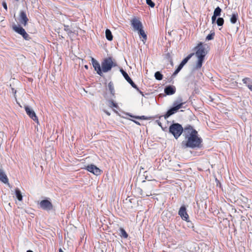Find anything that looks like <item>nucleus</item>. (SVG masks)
I'll use <instances>...</instances> for the list:
<instances>
[{
	"instance_id": "1a4fd4ad",
	"label": "nucleus",
	"mask_w": 252,
	"mask_h": 252,
	"mask_svg": "<svg viewBox=\"0 0 252 252\" xmlns=\"http://www.w3.org/2000/svg\"><path fill=\"white\" fill-rule=\"evenodd\" d=\"M85 169L96 176L100 175L101 172V170L94 164L88 165Z\"/></svg>"
},
{
	"instance_id": "9b49d317",
	"label": "nucleus",
	"mask_w": 252,
	"mask_h": 252,
	"mask_svg": "<svg viewBox=\"0 0 252 252\" xmlns=\"http://www.w3.org/2000/svg\"><path fill=\"white\" fill-rule=\"evenodd\" d=\"M91 61L95 71H96L97 73L99 75L103 76V73L102 72L101 68L99 63L94 58H92Z\"/></svg>"
},
{
	"instance_id": "5701e85b",
	"label": "nucleus",
	"mask_w": 252,
	"mask_h": 252,
	"mask_svg": "<svg viewBox=\"0 0 252 252\" xmlns=\"http://www.w3.org/2000/svg\"><path fill=\"white\" fill-rule=\"evenodd\" d=\"M138 32L139 35H141L143 37V39L142 40L143 41H144V40H146L147 35L145 33V32L143 30V28H142L141 30L138 31Z\"/></svg>"
},
{
	"instance_id": "ddd939ff",
	"label": "nucleus",
	"mask_w": 252,
	"mask_h": 252,
	"mask_svg": "<svg viewBox=\"0 0 252 252\" xmlns=\"http://www.w3.org/2000/svg\"><path fill=\"white\" fill-rule=\"evenodd\" d=\"M19 20L20 23L24 26H26L27 25L29 19L25 11H20Z\"/></svg>"
},
{
	"instance_id": "6ab92c4d",
	"label": "nucleus",
	"mask_w": 252,
	"mask_h": 252,
	"mask_svg": "<svg viewBox=\"0 0 252 252\" xmlns=\"http://www.w3.org/2000/svg\"><path fill=\"white\" fill-rule=\"evenodd\" d=\"M107 105L109 107L111 108H114L117 109L119 108L118 104L114 102V101L112 100H108Z\"/></svg>"
},
{
	"instance_id": "f03ea898",
	"label": "nucleus",
	"mask_w": 252,
	"mask_h": 252,
	"mask_svg": "<svg viewBox=\"0 0 252 252\" xmlns=\"http://www.w3.org/2000/svg\"><path fill=\"white\" fill-rule=\"evenodd\" d=\"M206 46H207L206 44H203L201 42L198 43L197 45L194 48L195 52L189 54L181 62L180 65L183 67L187 63L189 60L193 55H195L197 58V60L195 63V64L193 67V70H197L200 69L202 66L205 57L207 54Z\"/></svg>"
},
{
	"instance_id": "a19ab883",
	"label": "nucleus",
	"mask_w": 252,
	"mask_h": 252,
	"mask_svg": "<svg viewBox=\"0 0 252 252\" xmlns=\"http://www.w3.org/2000/svg\"><path fill=\"white\" fill-rule=\"evenodd\" d=\"M59 252H63V251L62 250V249H60Z\"/></svg>"
},
{
	"instance_id": "7c9ffc66",
	"label": "nucleus",
	"mask_w": 252,
	"mask_h": 252,
	"mask_svg": "<svg viewBox=\"0 0 252 252\" xmlns=\"http://www.w3.org/2000/svg\"><path fill=\"white\" fill-rule=\"evenodd\" d=\"M146 3L151 7H154L155 5V3L152 0H146Z\"/></svg>"
},
{
	"instance_id": "473e14b6",
	"label": "nucleus",
	"mask_w": 252,
	"mask_h": 252,
	"mask_svg": "<svg viewBox=\"0 0 252 252\" xmlns=\"http://www.w3.org/2000/svg\"><path fill=\"white\" fill-rule=\"evenodd\" d=\"M217 17L218 16H217L216 15H214L213 14V15L212 17V24H214L215 22V21H217Z\"/></svg>"
},
{
	"instance_id": "20e7f679",
	"label": "nucleus",
	"mask_w": 252,
	"mask_h": 252,
	"mask_svg": "<svg viewBox=\"0 0 252 252\" xmlns=\"http://www.w3.org/2000/svg\"><path fill=\"white\" fill-rule=\"evenodd\" d=\"M169 132L176 139H177L183 133H184V128L179 123H173L169 127Z\"/></svg>"
},
{
	"instance_id": "37998d69",
	"label": "nucleus",
	"mask_w": 252,
	"mask_h": 252,
	"mask_svg": "<svg viewBox=\"0 0 252 252\" xmlns=\"http://www.w3.org/2000/svg\"><path fill=\"white\" fill-rule=\"evenodd\" d=\"M85 67L86 69H88V65H85Z\"/></svg>"
},
{
	"instance_id": "c03bdc74",
	"label": "nucleus",
	"mask_w": 252,
	"mask_h": 252,
	"mask_svg": "<svg viewBox=\"0 0 252 252\" xmlns=\"http://www.w3.org/2000/svg\"><path fill=\"white\" fill-rule=\"evenodd\" d=\"M158 125H159V126H161L160 123H158Z\"/></svg>"
},
{
	"instance_id": "f3484780",
	"label": "nucleus",
	"mask_w": 252,
	"mask_h": 252,
	"mask_svg": "<svg viewBox=\"0 0 252 252\" xmlns=\"http://www.w3.org/2000/svg\"><path fill=\"white\" fill-rule=\"evenodd\" d=\"M238 15L237 13H233L230 19V22L233 24H235L238 20Z\"/></svg>"
},
{
	"instance_id": "79ce46f5",
	"label": "nucleus",
	"mask_w": 252,
	"mask_h": 252,
	"mask_svg": "<svg viewBox=\"0 0 252 252\" xmlns=\"http://www.w3.org/2000/svg\"><path fill=\"white\" fill-rule=\"evenodd\" d=\"M27 252H33V251H32V250H28L27 251Z\"/></svg>"
},
{
	"instance_id": "a18cd8bd",
	"label": "nucleus",
	"mask_w": 252,
	"mask_h": 252,
	"mask_svg": "<svg viewBox=\"0 0 252 252\" xmlns=\"http://www.w3.org/2000/svg\"><path fill=\"white\" fill-rule=\"evenodd\" d=\"M113 111H115V112H116V111L115 110V109H113Z\"/></svg>"
},
{
	"instance_id": "e433bc0d",
	"label": "nucleus",
	"mask_w": 252,
	"mask_h": 252,
	"mask_svg": "<svg viewBox=\"0 0 252 252\" xmlns=\"http://www.w3.org/2000/svg\"><path fill=\"white\" fill-rule=\"evenodd\" d=\"M248 88L252 92V82L251 85H248Z\"/></svg>"
},
{
	"instance_id": "4be33fe9",
	"label": "nucleus",
	"mask_w": 252,
	"mask_h": 252,
	"mask_svg": "<svg viewBox=\"0 0 252 252\" xmlns=\"http://www.w3.org/2000/svg\"><path fill=\"white\" fill-rule=\"evenodd\" d=\"M120 235L121 237H123L124 238H127L128 237V234L124 228H120Z\"/></svg>"
},
{
	"instance_id": "c9c22d12",
	"label": "nucleus",
	"mask_w": 252,
	"mask_h": 252,
	"mask_svg": "<svg viewBox=\"0 0 252 252\" xmlns=\"http://www.w3.org/2000/svg\"><path fill=\"white\" fill-rule=\"evenodd\" d=\"M4 126L3 125V124L1 123H0V130H2L3 129Z\"/></svg>"
},
{
	"instance_id": "cd10ccee",
	"label": "nucleus",
	"mask_w": 252,
	"mask_h": 252,
	"mask_svg": "<svg viewBox=\"0 0 252 252\" xmlns=\"http://www.w3.org/2000/svg\"><path fill=\"white\" fill-rule=\"evenodd\" d=\"M215 36V32H211V33L209 34L206 38V40H212Z\"/></svg>"
},
{
	"instance_id": "6e6552de",
	"label": "nucleus",
	"mask_w": 252,
	"mask_h": 252,
	"mask_svg": "<svg viewBox=\"0 0 252 252\" xmlns=\"http://www.w3.org/2000/svg\"><path fill=\"white\" fill-rule=\"evenodd\" d=\"M39 206L40 208L47 211L52 210L53 208L52 203L48 199L41 200L39 203Z\"/></svg>"
},
{
	"instance_id": "2eb2a0df",
	"label": "nucleus",
	"mask_w": 252,
	"mask_h": 252,
	"mask_svg": "<svg viewBox=\"0 0 252 252\" xmlns=\"http://www.w3.org/2000/svg\"><path fill=\"white\" fill-rule=\"evenodd\" d=\"M176 92V88L172 85H168L165 87L164 93L167 95H172L175 94Z\"/></svg>"
},
{
	"instance_id": "4468645a",
	"label": "nucleus",
	"mask_w": 252,
	"mask_h": 252,
	"mask_svg": "<svg viewBox=\"0 0 252 252\" xmlns=\"http://www.w3.org/2000/svg\"><path fill=\"white\" fill-rule=\"evenodd\" d=\"M131 26L135 31H139L143 28L141 22L136 18H134L131 20Z\"/></svg>"
},
{
	"instance_id": "ea45409f",
	"label": "nucleus",
	"mask_w": 252,
	"mask_h": 252,
	"mask_svg": "<svg viewBox=\"0 0 252 252\" xmlns=\"http://www.w3.org/2000/svg\"><path fill=\"white\" fill-rule=\"evenodd\" d=\"M133 122L137 125H140V123L138 122L135 121H133Z\"/></svg>"
},
{
	"instance_id": "412c9836",
	"label": "nucleus",
	"mask_w": 252,
	"mask_h": 252,
	"mask_svg": "<svg viewBox=\"0 0 252 252\" xmlns=\"http://www.w3.org/2000/svg\"><path fill=\"white\" fill-rule=\"evenodd\" d=\"M108 87L109 89V90L111 93V94L112 95V96H114L115 94V90L114 87L113 86V84L112 82H110L108 83Z\"/></svg>"
},
{
	"instance_id": "dca6fc26",
	"label": "nucleus",
	"mask_w": 252,
	"mask_h": 252,
	"mask_svg": "<svg viewBox=\"0 0 252 252\" xmlns=\"http://www.w3.org/2000/svg\"><path fill=\"white\" fill-rule=\"evenodd\" d=\"M0 181L4 184L8 183V178L3 171V170L0 168Z\"/></svg>"
},
{
	"instance_id": "f704fd0d",
	"label": "nucleus",
	"mask_w": 252,
	"mask_h": 252,
	"mask_svg": "<svg viewBox=\"0 0 252 252\" xmlns=\"http://www.w3.org/2000/svg\"><path fill=\"white\" fill-rule=\"evenodd\" d=\"M2 6L3 7V8L6 10H7V4L6 3V2L5 1H3L2 2Z\"/></svg>"
},
{
	"instance_id": "2f4dec72",
	"label": "nucleus",
	"mask_w": 252,
	"mask_h": 252,
	"mask_svg": "<svg viewBox=\"0 0 252 252\" xmlns=\"http://www.w3.org/2000/svg\"><path fill=\"white\" fill-rule=\"evenodd\" d=\"M133 117L140 120H147L148 119L145 116H133Z\"/></svg>"
},
{
	"instance_id": "72a5a7b5",
	"label": "nucleus",
	"mask_w": 252,
	"mask_h": 252,
	"mask_svg": "<svg viewBox=\"0 0 252 252\" xmlns=\"http://www.w3.org/2000/svg\"><path fill=\"white\" fill-rule=\"evenodd\" d=\"M183 67V66L179 64L177 69L175 70V71L178 73Z\"/></svg>"
},
{
	"instance_id": "aec40b11",
	"label": "nucleus",
	"mask_w": 252,
	"mask_h": 252,
	"mask_svg": "<svg viewBox=\"0 0 252 252\" xmlns=\"http://www.w3.org/2000/svg\"><path fill=\"white\" fill-rule=\"evenodd\" d=\"M15 195L19 201H22L23 199V196L21 192V191L18 189H15Z\"/></svg>"
},
{
	"instance_id": "58836bf2",
	"label": "nucleus",
	"mask_w": 252,
	"mask_h": 252,
	"mask_svg": "<svg viewBox=\"0 0 252 252\" xmlns=\"http://www.w3.org/2000/svg\"><path fill=\"white\" fill-rule=\"evenodd\" d=\"M104 112L105 113H106L108 116H110V113L108 111H107V110H104Z\"/></svg>"
},
{
	"instance_id": "bb28decb",
	"label": "nucleus",
	"mask_w": 252,
	"mask_h": 252,
	"mask_svg": "<svg viewBox=\"0 0 252 252\" xmlns=\"http://www.w3.org/2000/svg\"><path fill=\"white\" fill-rule=\"evenodd\" d=\"M216 23L218 26H222L224 23V19L223 18L219 17L216 21Z\"/></svg>"
},
{
	"instance_id": "f8f14e48",
	"label": "nucleus",
	"mask_w": 252,
	"mask_h": 252,
	"mask_svg": "<svg viewBox=\"0 0 252 252\" xmlns=\"http://www.w3.org/2000/svg\"><path fill=\"white\" fill-rule=\"evenodd\" d=\"M178 215L181 217L184 220H187L189 219V215L187 212L186 206L183 205L180 207L178 212Z\"/></svg>"
},
{
	"instance_id": "0eeeda50",
	"label": "nucleus",
	"mask_w": 252,
	"mask_h": 252,
	"mask_svg": "<svg viewBox=\"0 0 252 252\" xmlns=\"http://www.w3.org/2000/svg\"><path fill=\"white\" fill-rule=\"evenodd\" d=\"M12 28L15 32H16L17 33L21 35L25 39H26V40L29 39V34L26 32L25 31L24 29H23L20 25L17 26L16 25H14L13 26Z\"/></svg>"
},
{
	"instance_id": "c85d7f7f",
	"label": "nucleus",
	"mask_w": 252,
	"mask_h": 252,
	"mask_svg": "<svg viewBox=\"0 0 252 252\" xmlns=\"http://www.w3.org/2000/svg\"><path fill=\"white\" fill-rule=\"evenodd\" d=\"M64 26V30L67 33L68 35H70L71 33H72V31L69 28V26L63 25Z\"/></svg>"
},
{
	"instance_id": "7ed1b4c3",
	"label": "nucleus",
	"mask_w": 252,
	"mask_h": 252,
	"mask_svg": "<svg viewBox=\"0 0 252 252\" xmlns=\"http://www.w3.org/2000/svg\"><path fill=\"white\" fill-rule=\"evenodd\" d=\"M185 104V102H183V99L181 97H178L173 104L172 107H171L164 115V118L167 119L172 115L175 114L177 111L183 107V105Z\"/></svg>"
},
{
	"instance_id": "f257e3e1",
	"label": "nucleus",
	"mask_w": 252,
	"mask_h": 252,
	"mask_svg": "<svg viewBox=\"0 0 252 252\" xmlns=\"http://www.w3.org/2000/svg\"><path fill=\"white\" fill-rule=\"evenodd\" d=\"M185 140L182 142L184 148L200 149L202 147V139L198 136V132L190 125L184 128L183 133Z\"/></svg>"
},
{
	"instance_id": "423d86ee",
	"label": "nucleus",
	"mask_w": 252,
	"mask_h": 252,
	"mask_svg": "<svg viewBox=\"0 0 252 252\" xmlns=\"http://www.w3.org/2000/svg\"><path fill=\"white\" fill-rule=\"evenodd\" d=\"M120 72L122 74L125 79L131 85V86L134 89H136L141 94H143V92H141L139 88L137 87L136 85L133 82L132 79L128 76V74L123 69L121 68L120 70Z\"/></svg>"
},
{
	"instance_id": "4c0bfd02",
	"label": "nucleus",
	"mask_w": 252,
	"mask_h": 252,
	"mask_svg": "<svg viewBox=\"0 0 252 252\" xmlns=\"http://www.w3.org/2000/svg\"><path fill=\"white\" fill-rule=\"evenodd\" d=\"M177 74H178V73H177V72H176L175 71L174 72V73H173V74H172V77H175V76L177 75Z\"/></svg>"
},
{
	"instance_id": "a878e982",
	"label": "nucleus",
	"mask_w": 252,
	"mask_h": 252,
	"mask_svg": "<svg viewBox=\"0 0 252 252\" xmlns=\"http://www.w3.org/2000/svg\"><path fill=\"white\" fill-rule=\"evenodd\" d=\"M221 11V9L219 6H218L215 9L213 14L218 17L220 16Z\"/></svg>"
},
{
	"instance_id": "b1692460",
	"label": "nucleus",
	"mask_w": 252,
	"mask_h": 252,
	"mask_svg": "<svg viewBox=\"0 0 252 252\" xmlns=\"http://www.w3.org/2000/svg\"><path fill=\"white\" fill-rule=\"evenodd\" d=\"M242 81L244 84H246V85L248 87V85H251L252 82V79L250 78H244L243 79Z\"/></svg>"
},
{
	"instance_id": "c756f323",
	"label": "nucleus",
	"mask_w": 252,
	"mask_h": 252,
	"mask_svg": "<svg viewBox=\"0 0 252 252\" xmlns=\"http://www.w3.org/2000/svg\"><path fill=\"white\" fill-rule=\"evenodd\" d=\"M187 222V226L189 228H193L194 225L193 223L189 220V219L187 220H185Z\"/></svg>"
},
{
	"instance_id": "9d476101",
	"label": "nucleus",
	"mask_w": 252,
	"mask_h": 252,
	"mask_svg": "<svg viewBox=\"0 0 252 252\" xmlns=\"http://www.w3.org/2000/svg\"><path fill=\"white\" fill-rule=\"evenodd\" d=\"M25 109L27 114L34 121L38 124V120L34 111L28 106H25Z\"/></svg>"
},
{
	"instance_id": "39448f33",
	"label": "nucleus",
	"mask_w": 252,
	"mask_h": 252,
	"mask_svg": "<svg viewBox=\"0 0 252 252\" xmlns=\"http://www.w3.org/2000/svg\"><path fill=\"white\" fill-rule=\"evenodd\" d=\"M117 64L112 61L111 57L105 58L101 63L102 72H107L111 70L112 67L116 66Z\"/></svg>"
},
{
	"instance_id": "393cba45",
	"label": "nucleus",
	"mask_w": 252,
	"mask_h": 252,
	"mask_svg": "<svg viewBox=\"0 0 252 252\" xmlns=\"http://www.w3.org/2000/svg\"><path fill=\"white\" fill-rule=\"evenodd\" d=\"M155 77L158 80H161L163 78V75L159 71H157L155 73Z\"/></svg>"
},
{
	"instance_id": "a211bd4d",
	"label": "nucleus",
	"mask_w": 252,
	"mask_h": 252,
	"mask_svg": "<svg viewBox=\"0 0 252 252\" xmlns=\"http://www.w3.org/2000/svg\"><path fill=\"white\" fill-rule=\"evenodd\" d=\"M105 36L106 39L109 41H111L113 39V35L109 29H106L105 31Z\"/></svg>"
}]
</instances>
